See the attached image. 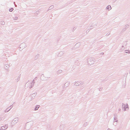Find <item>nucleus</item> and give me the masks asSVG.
I'll return each mask as SVG.
<instances>
[{
    "instance_id": "obj_1",
    "label": "nucleus",
    "mask_w": 130,
    "mask_h": 130,
    "mask_svg": "<svg viewBox=\"0 0 130 130\" xmlns=\"http://www.w3.org/2000/svg\"><path fill=\"white\" fill-rule=\"evenodd\" d=\"M8 127L7 125H6L5 126H2L1 128V130H4L7 128Z\"/></svg>"
},
{
    "instance_id": "obj_4",
    "label": "nucleus",
    "mask_w": 130,
    "mask_h": 130,
    "mask_svg": "<svg viewBox=\"0 0 130 130\" xmlns=\"http://www.w3.org/2000/svg\"><path fill=\"white\" fill-rule=\"evenodd\" d=\"M110 130V129H109V130Z\"/></svg>"
},
{
    "instance_id": "obj_2",
    "label": "nucleus",
    "mask_w": 130,
    "mask_h": 130,
    "mask_svg": "<svg viewBox=\"0 0 130 130\" xmlns=\"http://www.w3.org/2000/svg\"><path fill=\"white\" fill-rule=\"evenodd\" d=\"M107 8L108 10H109L111 9V7L110 6H108L107 7Z\"/></svg>"
},
{
    "instance_id": "obj_3",
    "label": "nucleus",
    "mask_w": 130,
    "mask_h": 130,
    "mask_svg": "<svg viewBox=\"0 0 130 130\" xmlns=\"http://www.w3.org/2000/svg\"><path fill=\"white\" fill-rule=\"evenodd\" d=\"M13 10H12V9H10V11H12Z\"/></svg>"
}]
</instances>
